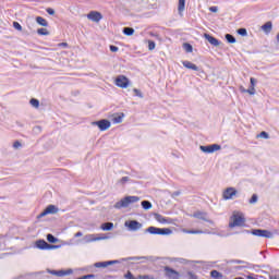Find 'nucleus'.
<instances>
[{
	"instance_id": "1",
	"label": "nucleus",
	"mask_w": 279,
	"mask_h": 279,
	"mask_svg": "<svg viewBox=\"0 0 279 279\" xmlns=\"http://www.w3.org/2000/svg\"><path fill=\"white\" fill-rule=\"evenodd\" d=\"M136 202H141V197L138 196H125L121 201L117 202L113 205V208L121 210V208H128L132 204H136Z\"/></svg>"
},
{
	"instance_id": "2",
	"label": "nucleus",
	"mask_w": 279,
	"mask_h": 279,
	"mask_svg": "<svg viewBox=\"0 0 279 279\" xmlns=\"http://www.w3.org/2000/svg\"><path fill=\"white\" fill-rule=\"evenodd\" d=\"M245 226V217H243V214H233L230 217L229 228H241Z\"/></svg>"
},
{
	"instance_id": "3",
	"label": "nucleus",
	"mask_w": 279,
	"mask_h": 279,
	"mask_svg": "<svg viewBox=\"0 0 279 279\" xmlns=\"http://www.w3.org/2000/svg\"><path fill=\"white\" fill-rule=\"evenodd\" d=\"M145 232L148 234H160L161 236H167L173 234V231L169 228H158V227H148Z\"/></svg>"
},
{
	"instance_id": "4",
	"label": "nucleus",
	"mask_w": 279,
	"mask_h": 279,
	"mask_svg": "<svg viewBox=\"0 0 279 279\" xmlns=\"http://www.w3.org/2000/svg\"><path fill=\"white\" fill-rule=\"evenodd\" d=\"M201 151H203V154H215V151H219V149H221V145L219 144H211V145H201L199 146Z\"/></svg>"
},
{
	"instance_id": "5",
	"label": "nucleus",
	"mask_w": 279,
	"mask_h": 279,
	"mask_svg": "<svg viewBox=\"0 0 279 279\" xmlns=\"http://www.w3.org/2000/svg\"><path fill=\"white\" fill-rule=\"evenodd\" d=\"M251 234L254 236H263L264 239H271V236H274L271 231L265 229H253Z\"/></svg>"
},
{
	"instance_id": "6",
	"label": "nucleus",
	"mask_w": 279,
	"mask_h": 279,
	"mask_svg": "<svg viewBox=\"0 0 279 279\" xmlns=\"http://www.w3.org/2000/svg\"><path fill=\"white\" fill-rule=\"evenodd\" d=\"M92 125H97V128H98V130H100V132H106V130H109L111 123L108 119H101V120L93 122Z\"/></svg>"
},
{
	"instance_id": "7",
	"label": "nucleus",
	"mask_w": 279,
	"mask_h": 279,
	"mask_svg": "<svg viewBox=\"0 0 279 279\" xmlns=\"http://www.w3.org/2000/svg\"><path fill=\"white\" fill-rule=\"evenodd\" d=\"M116 86L119 88H128V86H130V78H128L125 75L117 76Z\"/></svg>"
},
{
	"instance_id": "8",
	"label": "nucleus",
	"mask_w": 279,
	"mask_h": 279,
	"mask_svg": "<svg viewBox=\"0 0 279 279\" xmlns=\"http://www.w3.org/2000/svg\"><path fill=\"white\" fill-rule=\"evenodd\" d=\"M124 226L131 230V232H136V230H141V228H143V223L138 222L137 220H129L124 223Z\"/></svg>"
},
{
	"instance_id": "9",
	"label": "nucleus",
	"mask_w": 279,
	"mask_h": 279,
	"mask_svg": "<svg viewBox=\"0 0 279 279\" xmlns=\"http://www.w3.org/2000/svg\"><path fill=\"white\" fill-rule=\"evenodd\" d=\"M163 271H165V276L166 278H169V279H180V272H178V270L169 267V266H166L163 268Z\"/></svg>"
},
{
	"instance_id": "10",
	"label": "nucleus",
	"mask_w": 279,
	"mask_h": 279,
	"mask_svg": "<svg viewBox=\"0 0 279 279\" xmlns=\"http://www.w3.org/2000/svg\"><path fill=\"white\" fill-rule=\"evenodd\" d=\"M239 192L236 191V189L234 187H227L223 192H222V197L223 199L228 201V199H233L234 197H236V194Z\"/></svg>"
},
{
	"instance_id": "11",
	"label": "nucleus",
	"mask_w": 279,
	"mask_h": 279,
	"mask_svg": "<svg viewBox=\"0 0 279 279\" xmlns=\"http://www.w3.org/2000/svg\"><path fill=\"white\" fill-rule=\"evenodd\" d=\"M87 19L89 21H94V23H99V21H101V19H104V15H101V13L98 11H90L87 14Z\"/></svg>"
},
{
	"instance_id": "12",
	"label": "nucleus",
	"mask_w": 279,
	"mask_h": 279,
	"mask_svg": "<svg viewBox=\"0 0 279 279\" xmlns=\"http://www.w3.org/2000/svg\"><path fill=\"white\" fill-rule=\"evenodd\" d=\"M119 260L114 259V260H108V262H97L94 264V267H96L97 269L100 268H106V267H110V265H119Z\"/></svg>"
},
{
	"instance_id": "13",
	"label": "nucleus",
	"mask_w": 279,
	"mask_h": 279,
	"mask_svg": "<svg viewBox=\"0 0 279 279\" xmlns=\"http://www.w3.org/2000/svg\"><path fill=\"white\" fill-rule=\"evenodd\" d=\"M204 38L208 41L209 45H213V47H219V45H221V41L219 39L208 33L204 34Z\"/></svg>"
},
{
	"instance_id": "14",
	"label": "nucleus",
	"mask_w": 279,
	"mask_h": 279,
	"mask_svg": "<svg viewBox=\"0 0 279 279\" xmlns=\"http://www.w3.org/2000/svg\"><path fill=\"white\" fill-rule=\"evenodd\" d=\"M49 274H51V276H58L59 278H62V276H71V274H73V269H68V270H50Z\"/></svg>"
},
{
	"instance_id": "15",
	"label": "nucleus",
	"mask_w": 279,
	"mask_h": 279,
	"mask_svg": "<svg viewBox=\"0 0 279 279\" xmlns=\"http://www.w3.org/2000/svg\"><path fill=\"white\" fill-rule=\"evenodd\" d=\"M125 117V113L120 112V113H113L111 116V121L112 123H123V118Z\"/></svg>"
},
{
	"instance_id": "16",
	"label": "nucleus",
	"mask_w": 279,
	"mask_h": 279,
	"mask_svg": "<svg viewBox=\"0 0 279 279\" xmlns=\"http://www.w3.org/2000/svg\"><path fill=\"white\" fill-rule=\"evenodd\" d=\"M48 245L49 243L45 240H37L35 243V247H37V250H47Z\"/></svg>"
},
{
	"instance_id": "17",
	"label": "nucleus",
	"mask_w": 279,
	"mask_h": 279,
	"mask_svg": "<svg viewBox=\"0 0 279 279\" xmlns=\"http://www.w3.org/2000/svg\"><path fill=\"white\" fill-rule=\"evenodd\" d=\"M182 64L183 66H185V69H191L192 71H199V66H197L191 61H183Z\"/></svg>"
},
{
	"instance_id": "18",
	"label": "nucleus",
	"mask_w": 279,
	"mask_h": 279,
	"mask_svg": "<svg viewBox=\"0 0 279 279\" xmlns=\"http://www.w3.org/2000/svg\"><path fill=\"white\" fill-rule=\"evenodd\" d=\"M194 217L196 219H202V221H207V223H213V220H209L206 218V214L205 213H202V211H197L194 214Z\"/></svg>"
},
{
	"instance_id": "19",
	"label": "nucleus",
	"mask_w": 279,
	"mask_h": 279,
	"mask_svg": "<svg viewBox=\"0 0 279 279\" xmlns=\"http://www.w3.org/2000/svg\"><path fill=\"white\" fill-rule=\"evenodd\" d=\"M35 21H36V24H37V25H40L41 27H49V22H47V21L45 20V17H43V16H37V17L35 19Z\"/></svg>"
},
{
	"instance_id": "20",
	"label": "nucleus",
	"mask_w": 279,
	"mask_h": 279,
	"mask_svg": "<svg viewBox=\"0 0 279 279\" xmlns=\"http://www.w3.org/2000/svg\"><path fill=\"white\" fill-rule=\"evenodd\" d=\"M274 27V24L271 22H266L263 26L262 29L265 32V34H271V29Z\"/></svg>"
},
{
	"instance_id": "21",
	"label": "nucleus",
	"mask_w": 279,
	"mask_h": 279,
	"mask_svg": "<svg viewBox=\"0 0 279 279\" xmlns=\"http://www.w3.org/2000/svg\"><path fill=\"white\" fill-rule=\"evenodd\" d=\"M45 210L48 215H56L59 209L56 205H48Z\"/></svg>"
},
{
	"instance_id": "22",
	"label": "nucleus",
	"mask_w": 279,
	"mask_h": 279,
	"mask_svg": "<svg viewBox=\"0 0 279 279\" xmlns=\"http://www.w3.org/2000/svg\"><path fill=\"white\" fill-rule=\"evenodd\" d=\"M114 228V223L112 222H105L100 226V229L104 230V232H110Z\"/></svg>"
},
{
	"instance_id": "23",
	"label": "nucleus",
	"mask_w": 279,
	"mask_h": 279,
	"mask_svg": "<svg viewBox=\"0 0 279 279\" xmlns=\"http://www.w3.org/2000/svg\"><path fill=\"white\" fill-rule=\"evenodd\" d=\"M129 260H154L153 256H135L130 257Z\"/></svg>"
},
{
	"instance_id": "24",
	"label": "nucleus",
	"mask_w": 279,
	"mask_h": 279,
	"mask_svg": "<svg viewBox=\"0 0 279 279\" xmlns=\"http://www.w3.org/2000/svg\"><path fill=\"white\" fill-rule=\"evenodd\" d=\"M225 38L229 45H234V43H236V37H234L232 34H226Z\"/></svg>"
},
{
	"instance_id": "25",
	"label": "nucleus",
	"mask_w": 279,
	"mask_h": 279,
	"mask_svg": "<svg viewBox=\"0 0 279 279\" xmlns=\"http://www.w3.org/2000/svg\"><path fill=\"white\" fill-rule=\"evenodd\" d=\"M185 8H186V0H179V4H178L179 14H182Z\"/></svg>"
},
{
	"instance_id": "26",
	"label": "nucleus",
	"mask_w": 279,
	"mask_h": 279,
	"mask_svg": "<svg viewBox=\"0 0 279 279\" xmlns=\"http://www.w3.org/2000/svg\"><path fill=\"white\" fill-rule=\"evenodd\" d=\"M122 34H124V36H134V28L133 27H124L122 29Z\"/></svg>"
},
{
	"instance_id": "27",
	"label": "nucleus",
	"mask_w": 279,
	"mask_h": 279,
	"mask_svg": "<svg viewBox=\"0 0 279 279\" xmlns=\"http://www.w3.org/2000/svg\"><path fill=\"white\" fill-rule=\"evenodd\" d=\"M210 276L214 279H223V274L219 272V270H211Z\"/></svg>"
},
{
	"instance_id": "28",
	"label": "nucleus",
	"mask_w": 279,
	"mask_h": 279,
	"mask_svg": "<svg viewBox=\"0 0 279 279\" xmlns=\"http://www.w3.org/2000/svg\"><path fill=\"white\" fill-rule=\"evenodd\" d=\"M46 239L48 241V243H58V241H60L58 238H56L53 234L48 233L46 235Z\"/></svg>"
},
{
	"instance_id": "29",
	"label": "nucleus",
	"mask_w": 279,
	"mask_h": 279,
	"mask_svg": "<svg viewBox=\"0 0 279 279\" xmlns=\"http://www.w3.org/2000/svg\"><path fill=\"white\" fill-rule=\"evenodd\" d=\"M141 205L144 210H150V208L153 206L151 202H149V201H142Z\"/></svg>"
},
{
	"instance_id": "30",
	"label": "nucleus",
	"mask_w": 279,
	"mask_h": 279,
	"mask_svg": "<svg viewBox=\"0 0 279 279\" xmlns=\"http://www.w3.org/2000/svg\"><path fill=\"white\" fill-rule=\"evenodd\" d=\"M155 219L156 221H158L159 223H167V218H165L162 215L160 214H155Z\"/></svg>"
},
{
	"instance_id": "31",
	"label": "nucleus",
	"mask_w": 279,
	"mask_h": 279,
	"mask_svg": "<svg viewBox=\"0 0 279 279\" xmlns=\"http://www.w3.org/2000/svg\"><path fill=\"white\" fill-rule=\"evenodd\" d=\"M183 49L187 52V53H193V45L185 43L183 44Z\"/></svg>"
},
{
	"instance_id": "32",
	"label": "nucleus",
	"mask_w": 279,
	"mask_h": 279,
	"mask_svg": "<svg viewBox=\"0 0 279 279\" xmlns=\"http://www.w3.org/2000/svg\"><path fill=\"white\" fill-rule=\"evenodd\" d=\"M29 104H31V106H33V108H39L40 107V101L36 98H32L29 100Z\"/></svg>"
},
{
	"instance_id": "33",
	"label": "nucleus",
	"mask_w": 279,
	"mask_h": 279,
	"mask_svg": "<svg viewBox=\"0 0 279 279\" xmlns=\"http://www.w3.org/2000/svg\"><path fill=\"white\" fill-rule=\"evenodd\" d=\"M37 34L39 36H49V31H47V28H38Z\"/></svg>"
},
{
	"instance_id": "34",
	"label": "nucleus",
	"mask_w": 279,
	"mask_h": 279,
	"mask_svg": "<svg viewBox=\"0 0 279 279\" xmlns=\"http://www.w3.org/2000/svg\"><path fill=\"white\" fill-rule=\"evenodd\" d=\"M148 49L149 51H154V49H156V41L148 40Z\"/></svg>"
},
{
	"instance_id": "35",
	"label": "nucleus",
	"mask_w": 279,
	"mask_h": 279,
	"mask_svg": "<svg viewBox=\"0 0 279 279\" xmlns=\"http://www.w3.org/2000/svg\"><path fill=\"white\" fill-rule=\"evenodd\" d=\"M90 236V240L89 241H104L106 239H108V236H98V238H95V235H89Z\"/></svg>"
},
{
	"instance_id": "36",
	"label": "nucleus",
	"mask_w": 279,
	"mask_h": 279,
	"mask_svg": "<svg viewBox=\"0 0 279 279\" xmlns=\"http://www.w3.org/2000/svg\"><path fill=\"white\" fill-rule=\"evenodd\" d=\"M14 29H17V32H23V26H21V23L13 22Z\"/></svg>"
},
{
	"instance_id": "37",
	"label": "nucleus",
	"mask_w": 279,
	"mask_h": 279,
	"mask_svg": "<svg viewBox=\"0 0 279 279\" xmlns=\"http://www.w3.org/2000/svg\"><path fill=\"white\" fill-rule=\"evenodd\" d=\"M133 93H134L135 97H140V99H143L144 96H143V93L140 89L134 88Z\"/></svg>"
},
{
	"instance_id": "38",
	"label": "nucleus",
	"mask_w": 279,
	"mask_h": 279,
	"mask_svg": "<svg viewBox=\"0 0 279 279\" xmlns=\"http://www.w3.org/2000/svg\"><path fill=\"white\" fill-rule=\"evenodd\" d=\"M256 202H258V195L253 194L252 197L250 198L248 203L250 204H256Z\"/></svg>"
},
{
	"instance_id": "39",
	"label": "nucleus",
	"mask_w": 279,
	"mask_h": 279,
	"mask_svg": "<svg viewBox=\"0 0 279 279\" xmlns=\"http://www.w3.org/2000/svg\"><path fill=\"white\" fill-rule=\"evenodd\" d=\"M236 32H238L239 36H247L246 28H239Z\"/></svg>"
},
{
	"instance_id": "40",
	"label": "nucleus",
	"mask_w": 279,
	"mask_h": 279,
	"mask_svg": "<svg viewBox=\"0 0 279 279\" xmlns=\"http://www.w3.org/2000/svg\"><path fill=\"white\" fill-rule=\"evenodd\" d=\"M109 49L112 53H117V51H119V47L114 46V45H110Z\"/></svg>"
},
{
	"instance_id": "41",
	"label": "nucleus",
	"mask_w": 279,
	"mask_h": 279,
	"mask_svg": "<svg viewBox=\"0 0 279 279\" xmlns=\"http://www.w3.org/2000/svg\"><path fill=\"white\" fill-rule=\"evenodd\" d=\"M259 138H269V133L265 132V131H262L259 133Z\"/></svg>"
},
{
	"instance_id": "42",
	"label": "nucleus",
	"mask_w": 279,
	"mask_h": 279,
	"mask_svg": "<svg viewBox=\"0 0 279 279\" xmlns=\"http://www.w3.org/2000/svg\"><path fill=\"white\" fill-rule=\"evenodd\" d=\"M47 14H49L50 16H53L56 14V10L51 9V8H47L46 9Z\"/></svg>"
},
{
	"instance_id": "43",
	"label": "nucleus",
	"mask_w": 279,
	"mask_h": 279,
	"mask_svg": "<svg viewBox=\"0 0 279 279\" xmlns=\"http://www.w3.org/2000/svg\"><path fill=\"white\" fill-rule=\"evenodd\" d=\"M246 92L248 93V95H256V88L250 86L248 89H246Z\"/></svg>"
},
{
	"instance_id": "44",
	"label": "nucleus",
	"mask_w": 279,
	"mask_h": 279,
	"mask_svg": "<svg viewBox=\"0 0 279 279\" xmlns=\"http://www.w3.org/2000/svg\"><path fill=\"white\" fill-rule=\"evenodd\" d=\"M250 82H251V88H254L258 81H256V78H254V77H251Z\"/></svg>"
},
{
	"instance_id": "45",
	"label": "nucleus",
	"mask_w": 279,
	"mask_h": 279,
	"mask_svg": "<svg viewBox=\"0 0 279 279\" xmlns=\"http://www.w3.org/2000/svg\"><path fill=\"white\" fill-rule=\"evenodd\" d=\"M60 245H56V244H49L48 243V248L47 250H59Z\"/></svg>"
},
{
	"instance_id": "46",
	"label": "nucleus",
	"mask_w": 279,
	"mask_h": 279,
	"mask_svg": "<svg viewBox=\"0 0 279 279\" xmlns=\"http://www.w3.org/2000/svg\"><path fill=\"white\" fill-rule=\"evenodd\" d=\"M22 146H23V144H21V142H19V141H15V142L13 143L14 149H19V147H22Z\"/></svg>"
},
{
	"instance_id": "47",
	"label": "nucleus",
	"mask_w": 279,
	"mask_h": 279,
	"mask_svg": "<svg viewBox=\"0 0 279 279\" xmlns=\"http://www.w3.org/2000/svg\"><path fill=\"white\" fill-rule=\"evenodd\" d=\"M232 263H234L235 265H245V262L241 259H233Z\"/></svg>"
},
{
	"instance_id": "48",
	"label": "nucleus",
	"mask_w": 279,
	"mask_h": 279,
	"mask_svg": "<svg viewBox=\"0 0 279 279\" xmlns=\"http://www.w3.org/2000/svg\"><path fill=\"white\" fill-rule=\"evenodd\" d=\"M187 276L190 279H197V275L193 274V271H187Z\"/></svg>"
},
{
	"instance_id": "49",
	"label": "nucleus",
	"mask_w": 279,
	"mask_h": 279,
	"mask_svg": "<svg viewBox=\"0 0 279 279\" xmlns=\"http://www.w3.org/2000/svg\"><path fill=\"white\" fill-rule=\"evenodd\" d=\"M121 184H125V182H130V177H123L121 180H120Z\"/></svg>"
},
{
	"instance_id": "50",
	"label": "nucleus",
	"mask_w": 279,
	"mask_h": 279,
	"mask_svg": "<svg viewBox=\"0 0 279 279\" xmlns=\"http://www.w3.org/2000/svg\"><path fill=\"white\" fill-rule=\"evenodd\" d=\"M138 279H154V277L149 275L138 276Z\"/></svg>"
},
{
	"instance_id": "51",
	"label": "nucleus",
	"mask_w": 279,
	"mask_h": 279,
	"mask_svg": "<svg viewBox=\"0 0 279 279\" xmlns=\"http://www.w3.org/2000/svg\"><path fill=\"white\" fill-rule=\"evenodd\" d=\"M204 231L202 230H193V231H190V234H202Z\"/></svg>"
},
{
	"instance_id": "52",
	"label": "nucleus",
	"mask_w": 279,
	"mask_h": 279,
	"mask_svg": "<svg viewBox=\"0 0 279 279\" xmlns=\"http://www.w3.org/2000/svg\"><path fill=\"white\" fill-rule=\"evenodd\" d=\"M179 195H181L180 191H175L171 194V197H179Z\"/></svg>"
},
{
	"instance_id": "53",
	"label": "nucleus",
	"mask_w": 279,
	"mask_h": 279,
	"mask_svg": "<svg viewBox=\"0 0 279 279\" xmlns=\"http://www.w3.org/2000/svg\"><path fill=\"white\" fill-rule=\"evenodd\" d=\"M47 215L49 214H47V210L45 209L41 214H39L38 218L40 219L43 217H47Z\"/></svg>"
},
{
	"instance_id": "54",
	"label": "nucleus",
	"mask_w": 279,
	"mask_h": 279,
	"mask_svg": "<svg viewBox=\"0 0 279 279\" xmlns=\"http://www.w3.org/2000/svg\"><path fill=\"white\" fill-rule=\"evenodd\" d=\"M218 11H219V8H217V7L209 8V12H218Z\"/></svg>"
},
{
	"instance_id": "55",
	"label": "nucleus",
	"mask_w": 279,
	"mask_h": 279,
	"mask_svg": "<svg viewBox=\"0 0 279 279\" xmlns=\"http://www.w3.org/2000/svg\"><path fill=\"white\" fill-rule=\"evenodd\" d=\"M84 233H82L81 231L76 232L74 234L75 239H80V236H83Z\"/></svg>"
},
{
	"instance_id": "56",
	"label": "nucleus",
	"mask_w": 279,
	"mask_h": 279,
	"mask_svg": "<svg viewBox=\"0 0 279 279\" xmlns=\"http://www.w3.org/2000/svg\"><path fill=\"white\" fill-rule=\"evenodd\" d=\"M246 279H258V278L254 277V275H247Z\"/></svg>"
},
{
	"instance_id": "57",
	"label": "nucleus",
	"mask_w": 279,
	"mask_h": 279,
	"mask_svg": "<svg viewBox=\"0 0 279 279\" xmlns=\"http://www.w3.org/2000/svg\"><path fill=\"white\" fill-rule=\"evenodd\" d=\"M269 279H279V277L276 276V275H270V276H269Z\"/></svg>"
},
{
	"instance_id": "58",
	"label": "nucleus",
	"mask_w": 279,
	"mask_h": 279,
	"mask_svg": "<svg viewBox=\"0 0 279 279\" xmlns=\"http://www.w3.org/2000/svg\"><path fill=\"white\" fill-rule=\"evenodd\" d=\"M241 93H247V89H245L243 86L240 87Z\"/></svg>"
},
{
	"instance_id": "59",
	"label": "nucleus",
	"mask_w": 279,
	"mask_h": 279,
	"mask_svg": "<svg viewBox=\"0 0 279 279\" xmlns=\"http://www.w3.org/2000/svg\"><path fill=\"white\" fill-rule=\"evenodd\" d=\"M234 279H245V278H243V277H235Z\"/></svg>"
},
{
	"instance_id": "60",
	"label": "nucleus",
	"mask_w": 279,
	"mask_h": 279,
	"mask_svg": "<svg viewBox=\"0 0 279 279\" xmlns=\"http://www.w3.org/2000/svg\"><path fill=\"white\" fill-rule=\"evenodd\" d=\"M62 45H63V47H66L69 44H66V43H63Z\"/></svg>"
},
{
	"instance_id": "61",
	"label": "nucleus",
	"mask_w": 279,
	"mask_h": 279,
	"mask_svg": "<svg viewBox=\"0 0 279 279\" xmlns=\"http://www.w3.org/2000/svg\"><path fill=\"white\" fill-rule=\"evenodd\" d=\"M184 263H189L186 259H183Z\"/></svg>"
}]
</instances>
